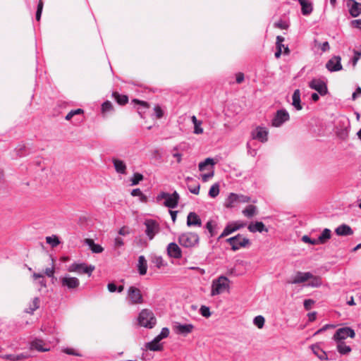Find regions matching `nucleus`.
Masks as SVG:
<instances>
[{
  "instance_id": "obj_1",
  "label": "nucleus",
  "mask_w": 361,
  "mask_h": 361,
  "mask_svg": "<svg viewBox=\"0 0 361 361\" xmlns=\"http://www.w3.org/2000/svg\"><path fill=\"white\" fill-rule=\"evenodd\" d=\"M179 199V194L176 191H174L171 194L161 192L156 197L157 202L161 203L164 200L162 204L171 209H174L178 206Z\"/></svg>"
},
{
  "instance_id": "obj_2",
  "label": "nucleus",
  "mask_w": 361,
  "mask_h": 361,
  "mask_svg": "<svg viewBox=\"0 0 361 361\" xmlns=\"http://www.w3.org/2000/svg\"><path fill=\"white\" fill-rule=\"evenodd\" d=\"M137 321L141 326L148 329L153 328L157 322L153 312L147 309H144L140 312Z\"/></svg>"
},
{
  "instance_id": "obj_3",
  "label": "nucleus",
  "mask_w": 361,
  "mask_h": 361,
  "mask_svg": "<svg viewBox=\"0 0 361 361\" xmlns=\"http://www.w3.org/2000/svg\"><path fill=\"white\" fill-rule=\"evenodd\" d=\"M229 288V280L226 276H219L212 281L211 295L214 296L224 293Z\"/></svg>"
},
{
  "instance_id": "obj_4",
  "label": "nucleus",
  "mask_w": 361,
  "mask_h": 361,
  "mask_svg": "<svg viewBox=\"0 0 361 361\" xmlns=\"http://www.w3.org/2000/svg\"><path fill=\"white\" fill-rule=\"evenodd\" d=\"M226 241L231 246V249L233 251L247 247L250 245V240L240 234L229 238Z\"/></svg>"
},
{
  "instance_id": "obj_5",
  "label": "nucleus",
  "mask_w": 361,
  "mask_h": 361,
  "mask_svg": "<svg viewBox=\"0 0 361 361\" xmlns=\"http://www.w3.org/2000/svg\"><path fill=\"white\" fill-rule=\"evenodd\" d=\"M199 236L197 233L188 232L182 233L178 237V243L185 247H192L199 243Z\"/></svg>"
},
{
  "instance_id": "obj_6",
  "label": "nucleus",
  "mask_w": 361,
  "mask_h": 361,
  "mask_svg": "<svg viewBox=\"0 0 361 361\" xmlns=\"http://www.w3.org/2000/svg\"><path fill=\"white\" fill-rule=\"evenodd\" d=\"M251 201L250 197L242 194L231 192L226 198L224 206L226 208H233L238 203H247Z\"/></svg>"
},
{
  "instance_id": "obj_7",
  "label": "nucleus",
  "mask_w": 361,
  "mask_h": 361,
  "mask_svg": "<svg viewBox=\"0 0 361 361\" xmlns=\"http://www.w3.org/2000/svg\"><path fill=\"white\" fill-rule=\"evenodd\" d=\"M126 300L128 304L131 305L142 304L144 302L140 290L133 286L128 288Z\"/></svg>"
},
{
  "instance_id": "obj_8",
  "label": "nucleus",
  "mask_w": 361,
  "mask_h": 361,
  "mask_svg": "<svg viewBox=\"0 0 361 361\" xmlns=\"http://www.w3.org/2000/svg\"><path fill=\"white\" fill-rule=\"evenodd\" d=\"M144 225L145 226V234L148 239L152 240L160 231L159 224L157 221L149 219L144 221Z\"/></svg>"
},
{
  "instance_id": "obj_9",
  "label": "nucleus",
  "mask_w": 361,
  "mask_h": 361,
  "mask_svg": "<svg viewBox=\"0 0 361 361\" xmlns=\"http://www.w3.org/2000/svg\"><path fill=\"white\" fill-rule=\"evenodd\" d=\"M355 336V331L350 327H342L338 329L334 334L333 341H345L347 338H353Z\"/></svg>"
},
{
  "instance_id": "obj_10",
  "label": "nucleus",
  "mask_w": 361,
  "mask_h": 361,
  "mask_svg": "<svg viewBox=\"0 0 361 361\" xmlns=\"http://www.w3.org/2000/svg\"><path fill=\"white\" fill-rule=\"evenodd\" d=\"M94 269V265H87L85 263H73L68 267V271L70 272H76L80 274H87L90 276Z\"/></svg>"
},
{
  "instance_id": "obj_11",
  "label": "nucleus",
  "mask_w": 361,
  "mask_h": 361,
  "mask_svg": "<svg viewBox=\"0 0 361 361\" xmlns=\"http://www.w3.org/2000/svg\"><path fill=\"white\" fill-rule=\"evenodd\" d=\"M289 113L284 109L278 110L271 120V126L276 128L281 127L283 123L289 121Z\"/></svg>"
},
{
  "instance_id": "obj_12",
  "label": "nucleus",
  "mask_w": 361,
  "mask_h": 361,
  "mask_svg": "<svg viewBox=\"0 0 361 361\" xmlns=\"http://www.w3.org/2000/svg\"><path fill=\"white\" fill-rule=\"evenodd\" d=\"M59 281L62 287L66 288L68 290L75 289L80 285V281L78 278L71 276L68 274L61 276Z\"/></svg>"
},
{
  "instance_id": "obj_13",
  "label": "nucleus",
  "mask_w": 361,
  "mask_h": 361,
  "mask_svg": "<svg viewBox=\"0 0 361 361\" xmlns=\"http://www.w3.org/2000/svg\"><path fill=\"white\" fill-rule=\"evenodd\" d=\"M245 225L246 224L245 223L239 221L228 223L219 235V239L228 236L235 231L245 227Z\"/></svg>"
},
{
  "instance_id": "obj_14",
  "label": "nucleus",
  "mask_w": 361,
  "mask_h": 361,
  "mask_svg": "<svg viewBox=\"0 0 361 361\" xmlns=\"http://www.w3.org/2000/svg\"><path fill=\"white\" fill-rule=\"evenodd\" d=\"M309 87L316 90L322 96H324L328 92L326 84L320 79L312 80L309 83Z\"/></svg>"
},
{
  "instance_id": "obj_15",
  "label": "nucleus",
  "mask_w": 361,
  "mask_h": 361,
  "mask_svg": "<svg viewBox=\"0 0 361 361\" xmlns=\"http://www.w3.org/2000/svg\"><path fill=\"white\" fill-rule=\"evenodd\" d=\"M173 328L176 334L186 336L193 331L194 325L192 324H180L176 322Z\"/></svg>"
},
{
  "instance_id": "obj_16",
  "label": "nucleus",
  "mask_w": 361,
  "mask_h": 361,
  "mask_svg": "<svg viewBox=\"0 0 361 361\" xmlns=\"http://www.w3.org/2000/svg\"><path fill=\"white\" fill-rule=\"evenodd\" d=\"M311 277V272L297 271L295 274L291 277L290 280L289 281V283L292 284L302 283L308 281L310 278Z\"/></svg>"
},
{
  "instance_id": "obj_17",
  "label": "nucleus",
  "mask_w": 361,
  "mask_h": 361,
  "mask_svg": "<svg viewBox=\"0 0 361 361\" xmlns=\"http://www.w3.org/2000/svg\"><path fill=\"white\" fill-rule=\"evenodd\" d=\"M341 61V59L340 56H335L327 61L326 68L331 72L341 71L343 68Z\"/></svg>"
},
{
  "instance_id": "obj_18",
  "label": "nucleus",
  "mask_w": 361,
  "mask_h": 361,
  "mask_svg": "<svg viewBox=\"0 0 361 361\" xmlns=\"http://www.w3.org/2000/svg\"><path fill=\"white\" fill-rule=\"evenodd\" d=\"M349 13L352 17H357L361 13V4L355 0H348L346 3Z\"/></svg>"
},
{
  "instance_id": "obj_19",
  "label": "nucleus",
  "mask_w": 361,
  "mask_h": 361,
  "mask_svg": "<svg viewBox=\"0 0 361 361\" xmlns=\"http://www.w3.org/2000/svg\"><path fill=\"white\" fill-rule=\"evenodd\" d=\"M252 137L262 142H266L268 140V130L264 127L258 126L253 131Z\"/></svg>"
},
{
  "instance_id": "obj_20",
  "label": "nucleus",
  "mask_w": 361,
  "mask_h": 361,
  "mask_svg": "<svg viewBox=\"0 0 361 361\" xmlns=\"http://www.w3.org/2000/svg\"><path fill=\"white\" fill-rule=\"evenodd\" d=\"M167 253L171 257L175 259H180L182 257L181 250L175 243H171L168 245Z\"/></svg>"
},
{
  "instance_id": "obj_21",
  "label": "nucleus",
  "mask_w": 361,
  "mask_h": 361,
  "mask_svg": "<svg viewBox=\"0 0 361 361\" xmlns=\"http://www.w3.org/2000/svg\"><path fill=\"white\" fill-rule=\"evenodd\" d=\"M187 226L189 227L202 226V221L195 212H190L187 216Z\"/></svg>"
},
{
  "instance_id": "obj_22",
  "label": "nucleus",
  "mask_w": 361,
  "mask_h": 361,
  "mask_svg": "<svg viewBox=\"0 0 361 361\" xmlns=\"http://www.w3.org/2000/svg\"><path fill=\"white\" fill-rule=\"evenodd\" d=\"M312 353L320 360H328L329 357L326 353L321 348L319 343H315L310 346Z\"/></svg>"
},
{
  "instance_id": "obj_23",
  "label": "nucleus",
  "mask_w": 361,
  "mask_h": 361,
  "mask_svg": "<svg viewBox=\"0 0 361 361\" xmlns=\"http://www.w3.org/2000/svg\"><path fill=\"white\" fill-rule=\"evenodd\" d=\"M301 6V12L304 16H309L313 11L312 3L309 0H298Z\"/></svg>"
},
{
  "instance_id": "obj_24",
  "label": "nucleus",
  "mask_w": 361,
  "mask_h": 361,
  "mask_svg": "<svg viewBox=\"0 0 361 361\" xmlns=\"http://www.w3.org/2000/svg\"><path fill=\"white\" fill-rule=\"evenodd\" d=\"M112 163L117 173L121 174H126L127 166L123 161L116 158H113Z\"/></svg>"
},
{
  "instance_id": "obj_25",
  "label": "nucleus",
  "mask_w": 361,
  "mask_h": 361,
  "mask_svg": "<svg viewBox=\"0 0 361 361\" xmlns=\"http://www.w3.org/2000/svg\"><path fill=\"white\" fill-rule=\"evenodd\" d=\"M186 182L188 184V188L191 193L195 195H198L200 193V185L199 183L195 181V180L190 177H188L186 178Z\"/></svg>"
},
{
  "instance_id": "obj_26",
  "label": "nucleus",
  "mask_w": 361,
  "mask_h": 361,
  "mask_svg": "<svg viewBox=\"0 0 361 361\" xmlns=\"http://www.w3.org/2000/svg\"><path fill=\"white\" fill-rule=\"evenodd\" d=\"M216 164V161L212 158H207L204 161H201L198 168L200 171H210L214 169V166Z\"/></svg>"
},
{
  "instance_id": "obj_27",
  "label": "nucleus",
  "mask_w": 361,
  "mask_h": 361,
  "mask_svg": "<svg viewBox=\"0 0 361 361\" xmlns=\"http://www.w3.org/2000/svg\"><path fill=\"white\" fill-rule=\"evenodd\" d=\"M336 345L338 352L342 355L349 354L352 349L350 345H347L345 341H334Z\"/></svg>"
},
{
  "instance_id": "obj_28",
  "label": "nucleus",
  "mask_w": 361,
  "mask_h": 361,
  "mask_svg": "<svg viewBox=\"0 0 361 361\" xmlns=\"http://www.w3.org/2000/svg\"><path fill=\"white\" fill-rule=\"evenodd\" d=\"M335 232L336 235L340 236H348L353 234L352 228L348 225L344 224L338 226L336 228Z\"/></svg>"
},
{
  "instance_id": "obj_29",
  "label": "nucleus",
  "mask_w": 361,
  "mask_h": 361,
  "mask_svg": "<svg viewBox=\"0 0 361 361\" xmlns=\"http://www.w3.org/2000/svg\"><path fill=\"white\" fill-rule=\"evenodd\" d=\"M248 230L252 233L259 232L262 233L263 231L267 232V228H265L264 224L261 221H256L255 223H251L248 227Z\"/></svg>"
},
{
  "instance_id": "obj_30",
  "label": "nucleus",
  "mask_w": 361,
  "mask_h": 361,
  "mask_svg": "<svg viewBox=\"0 0 361 361\" xmlns=\"http://www.w3.org/2000/svg\"><path fill=\"white\" fill-rule=\"evenodd\" d=\"M185 148V144L181 143L177 146H175L171 150L172 156L176 159L178 163H180L182 160L183 154L180 152V151L184 150Z\"/></svg>"
},
{
  "instance_id": "obj_31",
  "label": "nucleus",
  "mask_w": 361,
  "mask_h": 361,
  "mask_svg": "<svg viewBox=\"0 0 361 361\" xmlns=\"http://www.w3.org/2000/svg\"><path fill=\"white\" fill-rule=\"evenodd\" d=\"M85 243L89 246L93 253H101L104 250V248L100 245L96 244L92 239L86 238Z\"/></svg>"
},
{
  "instance_id": "obj_32",
  "label": "nucleus",
  "mask_w": 361,
  "mask_h": 361,
  "mask_svg": "<svg viewBox=\"0 0 361 361\" xmlns=\"http://www.w3.org/2000/svg\"><path fill=\"white\" fill-rule=\"evenodd\" d=\"M137 270L140 275L143 276L146 274L147 270V263L145 257L143 255H140L138 257Z\"/></svg>"
},
{
  "instance_id": "obj_33",
  "label": "nucleus",
  "mask_w": 361,
  "mask_h": 361,
  "mask_svg": "<svg viewBox=\"0 0 361 361\" xmlns=\"http://www.w3.org/2000/svg\"><path fill=\"white\" fill-rule=\"evenodd\" d=\"M43 341L40 339L34 340L30 344L31 349H35L39 352H46L49 350V348L44 347Z\"/></svg>"
},
{
  "instance_id": "obj_34",
  "label": "nucleus",
  "mask_w": 361,
  "mask_h": 361,
  "mask_svg": "<svg viewBox=\"0 0 361 361\" xmlns=\"http://www.w3.org/2000/svg\"><path fill=\"white\" fill-rule=\"evenodd\" d=\"M292 105L295 108L296 110H301L302 109L300 104V91L297 89L294 91L292 96Z\"/></svg>"
},
{
  "instance_id": "obj_35",
  "label": "nucleus",
  "mask_w": 361,
  "mask_h": 361,
  "mask_svg": "<svg viewBox=\"0 0 361 361\" xmlns=\"http://www.w3.org/2000/svg\"><path fill=\"white\" fill-rule=\"evenodd\" d=\"M331 237V231L329 228H324L317 238L318 244H324Z\"/></svg>"
},
{
  "instance_id": "obj_36",
  "label": "nucleus",
  "mask_w": 361,
  "mask_h": 361,
  "mask_svg": "<svg viewBox=\"0 0 361 361\" xmlns=\"http://www.w3.org/2000/svg\"><path fill=\"white\" fill-rule=\"evenodd\" d=\"M191 121L194 125L193 133L196 135L202 134L204 132L203 128H202V121L197 120L195 116H192L191 117Z\"/></svg>"
},
{
  "instance_id": "obj_37",
  "label": "nucleus",
  "mask_w": 361,
  "mask_h": 361,
  "mask_svg": "<svg viewBox=\"0 0 361 361\" xmlns=\"http://www.w3.org/2000/svg\"><path fill=\"white\" fill-rule=\"evenodd\" d=\"M205 227L208 230L211 237H214L217 233L218 227L216 221L209 220L206 224Z\"/></svg>"
},
{
  "instance_id": "obj_38",
  "label": "nucleus",
  "mask_w": 361,
  "mask_h": 361,
  "mask_svg": "<svg viewBox=\"0 0 361 361\" xmlns=\"http://www.w3.org/2000/svg\"><path fill=\"white\" fill-rule=\"evenodd\" d=\"M242 213L245 216L252 218L257 214V207L255 205L250 204L242 211Z\"/></svg>"
},
{
  "instance_id": "obj_39",
  "label": "nucleus",
  "mask_w": 361,
  "mask_h": 361,
  "mask_svg": "<svg viewBox=\"0 0 361 361\" xmlns=\"http://www.w3.org/2000/svg\"><path fill=\"white\" fill-rule=\"evenodd\" d=\"M322 280L321 278L319 276H314L312 274V277L310 278L309 282L305 285V286L308 287H312V288H317L319 287L322 285Z\"/></svg>"
},
{
  "instance_id": "obj_40",
  "label": "nucleus",
  "mask_w": 361,
  "mask_h": 361,
  "mask_svg": "<svg viewBox=\"0 0 361 361\" xmlns=\"http://www.w3.org/2000/svg\"><path fill=\"white\" fill-rule=\"evenodd\" d=\"M283 41H284V37H283L281 36L276 37V46L277 50L275 52V57L276 59H279L282 54V47H283Z\"/></svg>"
},
{
  "instance_id": "obj_41",
  "label": "nucleus",
  "mask_w": 361,
  "mask_h": 361,
  "mask_svg": "<svg viewBox=\"0 0 361 361\" xmlns=\"http://www.w3.org/2000/svg\"><path fill=\"white\" fill-rule=\"evenodd\" d=\"M102 114L104 116H106V114L111 113L114 111V106L111 102L106 101L102 104L101 108Z\"/></svg>"
},
{
  "instance_id": "obj_42",
  "label": "nucleus",
  "mask_w": 361,
  "mask_h": 361,
  "mask_svg": "<svg viewBox=\"0 0 361 361\" xmlns=\"http://www.w3.org/2000/svg\"><path fill=\"white\" fill-rule=\"evenodd\" d=\"M145 348L152 351H159L162 350V345L160 343H154V340L145 344Z\"/></svg>"
},
{
  "instance_id": "obj_43",
  "label": "nucleus",
  "mask_w": 361,
  "mask_h": 361,
  "mask_svg": "<svg viewBox=\"0 0 361 361\" xmlns=\"http://www.w3.org/2000/svg\"><path fill=\"white\" fill-rule=\"evenodd\" d=\"M113 97L116 99L118 104L124 105L128 102V97L124 94H120L118 92H114Z\"/></svg>"
},
{
  "instance_id": "obj_44",
  "label": "nucleus",
  "mask_w": 361,
  "mask_h": 361,
  "mask_svg": "<svg viewBox=\"0 0 361 361\" xmlns=\"http://www.w3.org/2000/svg\"><path fill=\"white\" fill-rule=\"evenodd\" d=\"M46 242L52 247H56L60 243L59 238L56 235L47 236L46 238Z\"/></svg>"
},
{
  "instance_id": "obj_45",
  "label": "nucleus",
  "mask_w": 361,
  "mask_h": 361,
  "mask_svg": "<svg viewBox=\"0 0 361 361\" xmlns=\"http://www.w3.org/2000/svg\"><path fill=\"white\" fill-rule=\"evenodd\" d=\"M219 193V185L218 183H215L212 185L209 190V195L211 197H216Z\"/></svg>"
},
{
  "instance_id": "obj_46",
  "label": "nucleus",
  "mask_w": 361,
  "mask_h": 361,
  "mask_svg": "<svg viewBox=\"0 0 361 361\" xmlns=\"http://www.w3.org/2000/svg\"><path fill=\"white\" fill-rule=\"evenodd\" d=\"M265 319L264 317L261 315H258L255 317L253 319V324L257 326L259 329H262L264 325Z\"/></svg>"
},
{
  "instance_id": "obj_47",
  "label": "nucleus",
  "mask_w": 361,
  "mask_h": 361,
  "mask_svg": "<svg viewBox=\"0 0 361 361\" xmlns=\"http://www.w3.org/2000/svg\"><path fill=\"white\" fill-rule=\"evenodd\" d=\"M32 277H33V279L35 280H38V283L42 287H46L47 286L46 281L44 280V276L42 274H37V273H34L33 275H32Z\"/></svg>"
},
{
  "instance_id": "obj_48",
  "label": "nucleus",
  "mask_w": 361,
  "mask_h": 361,
  "mask_svg": "<svg viewBox=\"0 0 361 361\" xmlns=\"http://www.w3.org/2000/svg\"><path fill=\"white\" fill-rule=\"evenodd\" d=\"M144 178L143 176L139 173H135L131 178V185H136Z\"/></svg>"
},
{
  "instance_id": "obj_49",
  "label": "nucleus",
  "mask_w": 361,
  "mask_h": 361,
  "mask_svg": "<svg viewBox=\"0 0 361 361\" xmlns=\"http://www.w3.org/2000/svg\"><path fill=\"white\" fill-rule=\"evenodd\" d=\"M40 300L38 298H35L32 302V304L30 306V311H27L29 313H33L35 310L39 308Z\"/></svg>"
},
{
  "instance_id": "obj_50",
  "label": "nucleus",
  "mask_w": 361,
  "mask_h": 361,
  "mask_svg": "<svg viewBox=\"0 0 361 361\" xmlns=\"http://www.w3.org/2000/svg\"><path fill=\"white\" fill-rule=\"evenodd\" d=\"M214 175V169H211L208 171V173H203L201 175L202 180L204 183L207 182L210 178H212Z\"/></svg>"
},
{
  "instance_id": "obj_51",
  "label": "nucleus",
  "mask_w": 361,
  "mask_h": 361,
  "mask_svg": "<svg viewBox=\"0 0 361 361\" xmlns=\"http://www.w3.org/2000/svg\"><path fill=\"white\" fill-rule=\"evenodd\" d=\"M200 313L202 316L208 318L211 316L210 310L208 307L202 305L200 309Z\"/></svg>"
},
{
  "instance_id": "obj_52",
  "label": "nucleus",
  "mask_w": 361,
  "mask_h": 361,
  "mask_svg": "<svg viewBox=\"0 0 361 361\" xmlns=\"http://www.w3.org/2000/svg\"><path fill=\"white\" fill-rule=\"evenodd\" d=\"M83 113V110L81 109H75V110H72L66 116V119L67 121H69L71 120L75 115H77V114H80Z\"/></svg>"
},
{
  "instance_id": "obj_53",
  "label": "nucleus",
  "mask_w": 361,
  "mask_h": 361,
  "mask_svg": "<svg viewBox=\"0 0 361 361\" xmlns=\"http://www.w3.org/2000/svg\"><path fill=\"white\" fill-rule=\"evenodd\" d=\"M62 351L68 355L79 356V357L82 356V355L80 353H78L77 350H75V349L71 348H65L62 350Z\"/></svg>"
},
{
  "instance_id": "obj_54",
  "label": "nucleus",
  "mask_w": 361,
  "mask_h": 361,
  "mask_svg": "<svg viewBox=\"0 0 361 361\" xmlns=\"http://www.w3.org/2000/svg\"><path fill=\"white\" fill-rule=\"evenodd\" d=\"M43 6H44V3L41 1H39L37 4V8L36 16H35L36 20L37 21H39L40 20Z\"/></svg>"
},
{
  "instance_id": "obj_55",
  "label": "nucleus",
  "mask_w": 361,
  "mask_h": 361,
  "mask_svg": "<svg viewBox=\"0 0 361 361\" xmlns=\"http://www.w3.org/2000/svg\"><path fill=\"white\" fill-rule=\"evenodd\" d=\"M302 241L305 243H309L311 245H319L317 242V239H312L308 235H303L301 238Z\"/></svg>"
},
{
  "instance_id": "obj_56",
  "label": "nucleus",
  "mask_w": 361,
  "mask_h": 361,
  "mask_svg": "<svg viewBox=\"0 0 361 361\" xmlns=\"http://www.w3.org/2000/svg\"><path fill=\"white\" fill-rule=\"evenodd\" d=\"M54 265L51 268H47L44 271V274L50 278L54 279Z\"/></svg>"
},
{
  "instance_id": "obj_57",
  "label": "nucleus",
  "mask_w": 361,
  "mask_h": 361,
  "mask_svg": "<svg viewBox=\"0 0 361 361\" xmlns=\"http://www.w3.org/2000/svg\"><path fill=\"white\" fill-rule=\"evenodd\" d=\"M314 303V301L312 299H307V300H305L304 301V307L308 310L310 309H311L312 305Z\"/></svg>"
},
{
  "instance_id": "obj_58",
  "label": "nucleus",
  "mask_w": 361,
  "mask_h": 361,
  "mask_svg": "<svg viewBox=\"0 0 361 361\" xmlns=\"http://www.w3.org/2000/svg\"><path fill=\"white\" fill-rule=\"evenodd\" d=\"M154 110L157 118H160L163 116V111L159 106H156Z\"/></svg>"
},
{
  "instance_id": "obj_59",
  "label": "nucleus",
  "mask_w": 361,
  "mask_h": 361,
  "mask_svg": "<svg viewBox=\"0 0 361 361\" xmlns=\"http://www.w3.org/2000/svg\"><path fill=\"white\" fill-rule=\"evenodd\" d=\"M360 56H361V53L357 52V51L355 52L354 56L352 59V63H353V66H355L357 64L358 60L360 59Z\"/></svg>"
},
{
  "instance_id": "obj_60",
  "label": "nucleus",
  "mask_w": 361,
  "mask_h": 361,
  "mask_svg": "<svg viewBox=\"0 0 361 361\" xmlns=\"http://www.w3.org/2000/svg\"><path fill=\"white\" fill-rule=\"evenodd\" d=\"M361 96V87H357L355 91L352 94L353 100H355L357 98Z\"/></svg>"
},
{
  "instance_id": "obj_61",
  "label": "nucleus",
  "mask_w": 361,
  "mask_h": 361,
  "mask_svg": "<svg viewBox=\"0 0 361 361\" xmlns=\"http://www.w3.org/2000/svg\"><path fill=\"white\" fill-rule=\"evenodd\" d=\"M163 259L161 257H157L154 259V263L158 268H160L163 265Z\"/></svg>"
},
{
  "instance_id": "obj_62",
  "label": "nucleus",
  "mask_w": 361,
  "mask_h": 361,
  "mask_svg": "<svg viewBox=\"0 0 361 361\" xmlns=\"http://www.w3.org/2000/svg\"><path fill=\"white\" fill-rule=\"evenodd\" d=\"M319 47L323 52H325L330 49V46L328 42H324L322 44H319Z\"/></svg>"
},
{
  "instance_id": "obj_63",
  "label": "nucleus",
  "mask_w": 361,
  "mask_h": 361,
  "mask_svg": "<svg viewBox=\"0 0 361 361\" xmlns=\"http://www.w3.org/2000/svg\"><path fill=\"white\" fill-rule=\"evenodd\" d=\"M159 334L163 338H167L169 335V329L166 327H164L161 329Z\"/></svg>"
},
{
  "instance_id": "obj_64",
  "label": "nucleus",
  "mask_w": 361,
  "mask_h": 361,
  "mask_svg": "<svg viewBox=\"0 0 361 361\" xmlns=\"http://www.w3.org/2000/svg\"><path fill=\"white\" fill-rule=\"evenodd\" d=\"M351 25L353 27L361 30V19L352 20Z\"/></svg>"
}]
</instances>
